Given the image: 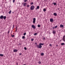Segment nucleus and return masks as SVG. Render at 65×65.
Returning <instances> with one entry per match:
<instances>
[{
  "label": "nucleus",
  "mask_w": 65,
  "mask_h": 65,
  "mask_svg": "<svg viewBox=\"0 0 65 65\" xmlns=\"http://www.w3.org/2000/svg\"><path fill=\"white\" fill-rule=\"evenodd\" d=\"M4 18V16L3 15H1L0 17V19H3Z\"/></svg>",
  "instance_id": "0eeeda50"
},
{
  "label": "nucleus",
  "mask_w": 65,
  "mask_h": 65,
  "mask_svg": "<svg viewBox=\"0 0 65 65\" xmlns=\"http://www.w3.org/2000/svg\"><path fill=\"white\" fill-rule=\"evenodd\" d=\"M31 27L33 29H36V27L34 25H31Z\"/></svg>",
  "instance_id": "39448f33"
},
{
  "label": "nucleus",
  "mask_w": 65,
  "mask_h": 65,
  "mask_svg": "<svg viewBox=\"0 0 65 65\" xmlns=\"http://www.w3.org/2000/svg\"><path fill=\"white\" fill-rule=\"evenodd\" d=\"M35 8V6L33 5L31 6L30 8V10H33Z\"/></svg>",
  "instance_id": "f03ea898"
},
{
  "label": "nucleus",
  "mask_w": 65,
  "mask_h": 65,
  "mask_svg": "<svg viewBox=\"0 0 65 65\" xmlns=\"http://www.w3.org/2000/svg\"><path fill=\"white\" fill-rule=\"evenodd\" d=\"M24 2H27V0H24Z\"/></svg>",
  "instance_id": "c756f323"
},
{
  "label": "nucleus",
  "mask_w": 65,
  "mask_h": 65,
  "mask_svg": "<svg viewBox=\"0 0 65 65\" xmlns=\"http://www.w3.org/2000/svg\"><path fill=\"white\" fill-rule=\"evenodd\" d=\"M43 39V40H45V37H43L42 38Z\"/></svg>",
  "instance_id": "5701e85b"
},
{
  "label": "nucleus",
  "mask_w": 65,
  "mask_h": 65,
  "mask_svg": "<svg viewBox=\"0 0 65 65\" xmlns=\"http://www.w3.org/2000/svg\"><path fill=\"white\" fill-rule=\"evenodd\" d=\"M41 56H43L44 55V53H42L41 54Z\"/></svg>",
  "instance_id": "6ab92c4d"
},
{
  "label": "nucleus",
  "mask_w": 65,
  "mask_h": 65,
  "mask_svg": "<svg viewBox=\"0 0 65 65\" xmlns=\"http://www.w3.org/2000/svg\"><path fill=\"white\" fill-rule=\"evenodd\" d=\"M37 35V33H35L34 34V36H35V35Z\"/></svg>",
  "instance_id": "aec40b11"
},
{
  "label": "nucleus",
  "mask_w": 65,
  "mask_h": 65,
  "mask_svg": "<svg viewBox=\"0 0 65 65\" xmlns=\"http://www.w3.org/2000/svg\"><path fill=\"white\" fill-rule=\"evenodd\" d=\"M49 45H50V46H52V44H50Z\"/></svg>",
  "instance_id": "f704fd0d"
},
{
  "label": "nucleus",
  "mask_w": 65,
  "mask_h": 65,
  "mask_svg": "<svg viewBox=\"0 0 65 65\" xmlns=\"http://www.w3.org/2000/svg\"><path fill=\"white\" fill-rule=\"evenodd\" d=\"M25 36H23L22 37V39H25Z\"/></svg>",
  "instance_id": "a211bd4d"
},
{
  "label": "nucleus",
  "mask_w": 65,
  "mask_h": 65,
  "mask_svg": "<svg viewBox=\"0 0 65 65\" xmlns=\"http://www.w3.org/2000/svg\"><path fill=\"white\" fill-rule=\"evenodd\" d=\"M52 4H54V5H56V3H53Z\"/></svg>",
  "instance_id": "412c9836"
},
{
  "label": "nucleus",
  "mask_w": 65,
  "mask_h": 65,
  "mask_svg": "<svg viewBox=\"0 0 65 65\" xmlns=\"http://www.w3.org/2000/svg\"><path fill=\"white\" fill-rule=\"evenodd\" d=\"M58 10H59V8L58 9Z\"/></svg>",
  "instance_id": "37998d69"
},
{
  "label": "nucleus",
  "mask_w": 65,
  "mask_h": 65,
  "mask_svg": "<svg viewBox=\"0 0 65 65\" xmlns=\"http://www.w3.org/2000/svg\"><path fill=\"white\" fill-rule=\"evenodd\" d=\"M9 31H8V33L9 34Z\"/></svg>",
  "instance_id": "ea45409f"
},
{
  "label": "nucleus",
  "mask_w": 65,
  "mask_h": 65,
  "mask_svg": "<svg viewBox=\"0 0 65 65\" xmlns=\"http://www.w3.org/2000/svg\"><path fill=\"white\" fill-rule=\"evenodd\" d=\"M19 55H20V56L22 55V54H21V53L19 54Z\"/></svg>",
  "instance_id": "c9c22d12"
},
{
  "label": "nucleus",
  "mask_w": 65,
  "mask_h": 65,
  "mask_svg": "<svg viewBox=\"0 0 65 65\" xmlns=\"http://www.w3.org/2000/svg\"><path fill=\"white\" fill-rule=\"evenodd\" d=\"M53 15L55 16H56L57 15V14L56 13H53Z\"/></svg>",
  "instance_id": "6e6552de"
},
{
  "label": "nucleus",
  "mask_w": 65,
  "mask_h": 65,
  "mask_svg": "<svg viewBox=\"0 0 65 65\" xmlns=\"http://www.w3.org/2000/svg\"><path fill=\"white\" fill-rule=\"evenodd\" d=\"M60 28H63V27H64V25H60Z\"/></svg>",
  "instance_id": "9d476101"
},
{
  "label": "nucleus",
  "mask_w": 65,
  "mask_h": 65,
  "mask_svg": "<svg viewBox=\"0 0 65 65\" xmlns=\"http://www.w3.org/2000/svg\"><path fill=\"white\" fill-rule=\"evenodd\" d=\"M17 28H16V31H17Z\"/></svg>",
  "instance_id": "a19ab883"
},
{
  "label": "nucleus",
  "mask_w": 65,
  "mask_h": 65,
  "mask_svg": "<svg viewBox=\"0 0 65 65\" xmlns=\"http://www.w3.org/2000/svg\"><path fill=\"white\" fill-rule=\"evenodd\" d=\"M23 35H26V33L25 32L23 34Z\"/></svg>",
  "instance_id": "a878e982"
},
{
  "label": "nucleus",
  "mask_w": 65,
  "mask_h": 65,
  "mask_svg": "<svg viewBox=\"0 0 65 65\" xmlns=\"http://www.w3.org/2000/svg\"><path fill=\"white\" fill-rule=\"evenodd\" d=\"M34 40V39H31V41H33Z\"/></svg>",
  "instance_id": "2f4dec72"
},
{
  "label": "nucleus",
  "mask_w": 65,
  "mask_h": 65,
  "mask_svg": "<svg viewBox=\"0 0 65 65\" xmlns=\"http://www.w3.org/2000/svg\"><path fill=\"white\" fill-rule=\"evenodd\" d=\"M45 0V1H47V0Z\"/></svg>",
  "instance_id": "79ce46f5"
},
{
  "label": "nucleus",
  "mask_w": 65,
  "mask_h": 65,
  "mask_svg": "<svg viewBox=\"0 0 65 65\" xmlns=\"http://www.w3.org/2000/svg\"><path fill=\"white\" fill-rule=\"evenodd\" d=\"M6 16H5L4 17L3 19H4V20H5V19H6Z\"/></svg>",
  "instance_id": "4468645a"
},
{
  "label": "nucleus",
  "mask_w": 65,
  "mask_h": 65,
  "mask_svg": "<svg viewBox=\"0 0 65 65\" xmlns=\"http://www.w3.org/2000/svg\"><path fill=\"white\" fill-rule=\"evenodd\" d=\"M33 24H35L36 22V18H34L33 19Z\"/></svg>",
  "instance_id": "7ed1b4c3"
},
{
  "label": "nucleus",
  "mask_w": 65,
  "mask_h": 65,
  "mask_svg": "<svg viewBox=\"0 0 65 65\" xmlns=\"http://www.w3.org/2000/svg\"><path fill=\"white\" fill-rule=\"evenodd\" d=\"M53 29H55V28H54V27H53Z\"/></svg>",
  "instance_id": "58836bf2"
},
{
  "label": "nucleus",
  "mask_w": 65,
  "mask_h": 65,
  "mask_svg": "<svg viewBox=\"0 0 65 65\" xmlns=\"http://www.w3.org/2000/svg\"><path fill=\"white\" fill-rule=\"evenodd\" d=\"M50 21L51 22H54V20L53 19H50Z\"/></svg>",
  "instance_id": "423d86ee"
},
{
  "label": "nucleus",
  "mask_w": 65,
  "mask_h": 65,
  "mask_svg": "<svg viewBox=\"0 0 65 65\" xmlns=\"http://www.w3.org/2000/svg\"><path fill=\"white\" fill-rule=\"evenodd\" d=\"M4 56L3 54H0V56H1L2 57H3Z\"/></svg>",
  "instance_id": "f3484780"
},
{
  "label": "nucleus",
  "mask_w": 65,
  "mask_h": 65,
  "mask_svg": "<svg viewBox=\"0 0 65 65\" xmlns=\"http://www.w3.org/2000/svg\"><path fill=\"white\" fill-rule=\"evenodd\" d=\"M57 46H58V45H57Z\"/></svg>",
  "instance_id": "de8ad7c7"
},
{
  "label": "nucleus",
  "mask_w": 65,
  "mask_h": 65,
  "mask_svg": "<svg viewBox=\"0 0 65 65\" xmlns=\"http://www.w3.org/2000/svg\"><path fill=\"white\" fill-rule=\"evenodd\" d=\"M38 27L39 28V27H40V25H38Z\"/></svg>",
  "instance_id": "c85d7f7f"
},
{
  "label": "nucleus",
  "mask_w": 65,
  "mask_h": 65,
  "mask_svg": "<svg viewBox=\"0 0 65 65\" xmlns=\"http://www.w3.org/2000/svg\"><path fill=\"white\" fill-rule=\"evenodd\" d=\"M12 36V37H14V35H11Z\"/></svg>",
  "instance_id": "393cba45"
},
{
  "label": "nucleus",
  "mask_w": 65,
  "mask_h": 65,
  "mask_svg": "<svg viewBox=\"0 0 65 65\" xmlns=\"http://www.w3.org/2000/svg\"><path fill=\"white\" fill-rule=\"evenodd\" d=\"M61 44V45H65V44L64 43H62Z\"/></svg>",
  "instance_id": "2eb2a0df"
},
{
  "label": "nucleus",
  "mask_w": 65,
  "mask_h": 65,
  "mask_svg": "<svg viewBox=\"0 0 65 65\" xmlns=\"http://www.w3.org/2000/svg\"><path fill=\"white\" fill-rule=\"evenodd\" d=\"M52 33L53 34H55L56 33V31H55V30H54L53 31Z\"/></svg>",
  "instance_id": "20e7f679"
},
{
  "label": "nucleus",
  "mask_w": 65,
  "mask_h": 65,
  "mask_svg": "<svg viewBox=\"0 0 65 65\" xmlns=\"http://www.w3.org/2000/svg\"><path fill=\"white\" fill-rule=\"evenodd\" d=\"M15 2V0H13V3H14Z\"/></svg>",
  "instance_id": "7c9ffc66"
},
{
  "label": "nucleus",
  "mask_w": 65,
  "mask_h": 65,
  "mask_svg": "<svg viewBox=\"0 0 65 65\" xmlns=\"http://www.w3.org/2000/svg\"><path fill=\"white\" fill-rule=\"evenodd\" d=\"M29 6L30 5H27V7H29Z\"/></svg>",
  "instance_id": "bb28decb"
},
{
  "label": "nucleus",
  "mask_w": 65,
  "mask_h": 65,
  "mask_svg": "<svg viewBox=\"0 0 65 65\" xmlns=\"http://www.w3.org/2000/svg\"><path fill=\"white\" fill-rule=\"evenodd\" d=\"M37 8H36V9H35V10H37Z\"/></svg>",
  "instance_id": "4c0bfd02"
},
{
  "label": "nucleus",
  "mask_w": 65,
  "mask_h": 65,
  "mask_svg": "<svg viewBox=\"0 0 65 65\" xmlns=\"http://www.w3.org/2000/svg\"><path fill=\"white\" fill-rule=\"evenodd\" d=\"M16 32H17V30H16V31H15Z\"/></svg>",
  "instance_id": "a18cd8bd"
},
{
  "label": "nucleus",
  "mask_w": 65,
  "mask_h": 65,
  "mask_svg": "<svg viewBox=\"0 0 65 65\" xmlns=\"http://www.w3.org/2000/svg\"><path fill=\"white\" fill-rule=\"evenodd\" d=\"M24 49L25 50H27V48L26 47H24Z\"/></svg>",
  "instance_id": "cd10ccee"
},
{
  "label": "nucleus",
  "mask_w": 65,
  "mask_h": 65,
  "mask_svg": "<svg viewBox=\"0 0 65 65\" xmlns=\"http://www.w3.org/2000/svg\"><path fill=\"white\" fill-rule=\"evenodd\" d=\"M23 65H26V64H24Z\"/></svg>",
  "instance_id": "c03bdc74"
},
{
  "label": "nucleus",
  "mask_w": 65,
  "mask_h": 65,
  "mask_svg": "<svg viewBox=\"0 0 65 65\" xmlns=\"http://www.w3.org/2000/svg\"><path fill=\"white\" fill-rule=\"evenodd\" d=\"M44 44V43H40L39 44V45H37V47L39 48H41L42 47V46L41 45H43Z\"/></svg>",
  "instance_id": "f257e3e1"
},
{
  "label": "nucleus",
  "mask_w": 65,
  "mask_h": 65,
  "mask_svg": "<svg viewBox=\"0 0 65 65\" xmlns=\"http://www.w3.org/2000/svg\"><path fill=\"white\" fill-rule=\"evenodd\" d=\"M34 4L33 2H31V5H33Z\"/></svg>",
  "instance_id": "4be33fe9"
},
{
  "label": "nucleus",
  "mask_w": 65,
  "mask_h": 65,
  "mask_svg": "<svg viewBox=\"0 0 65 65\" xmlns=\"http://www.w3.org/2000/svg\"><path fill=\"white\" fill-rule=\"evenodd\" d=\"M11 13V11L10 10V11L9 12V14H10Z\"/></svg>",
  "instance_id": "dca6fc26"
},
{
  "label": "nucleus",
  "mask_w": 65,
  "mask_h": 65,
  "mask_svg": "<svg viewBox=\"0 0 65 65\" xmlns=\"http://www.w3.org/2000/svg\"><path fill=\"white\" fill-rule=\"evenodd\" d=\"M43 11L44 12H45L46 11V9L44 8L43 9Z\"/></svg>",
  "instance_id": "f8f14e48"
},
{
  "label": "nucleus",
  "mask_w": 65,
  "mask_h": 65,
  "mask_svg": "<svg viewBox=\"0 0 65 65\" xmlns=\"http://www.w3.org/2000/svg\"><path fill=\"white\" fill-rule=\"evenodd\" d=\"M38 63L40 64H41V62H40V61Z\"/></svg>",
  "instance_id": "473e14b6"
},
{
  "label": "nucleus",
  "mask_w": 65,
  "mask_h": 65,
  "mask_svg": "<svg viewBox=\"0 0 65 65\" xmlns=\"http://www.w3.org/2000/svg\"><path fill=\"white\" fill-rule=\"evenodd\" d=\"M16 29H17V27H16Z\"/></svg>",
  "instance_id": "49530a36"
},
{
  "label": "nucleus",
  "mask_w": 65,
  "mask_h": 65,
  "mask_svg": "<svg viewBox=\"0 0 65 65\" xmlns=\"http://www.w3.org/2000/svg\"><path fill=\"white\" fill-rule=\"evenodd\" d=\"M37 9H39V6H37Z\"/></svg>",
  "instance_id": "ddd939ff"
},
{
  "label": "nucleus",
  "mask_w": 65,
  "mask_h": 65,
  "mask_svg": "<svg viewBox=\"0 0 65 65\" xmlns=\"http://www.w3.org/2000/svg\"><path fill=\"white\" fill-rule=\"evenodd\" d=\"M18 50L17 49H15L13 50L14 52H17Z\"/></svg>",
  "instance_id": "1a4fd4ad"
},
{
  "label": "nucleus",
  "mask_w": 65,
  "mask_h": 65,
  "mask_svg": "<svg viewBox=\"0 0 65 65\" xmlns=\"http://www.w3.org/2000/svg\"><path fill=\"white\" fill-rule=\"evenodd\" d=\"M27 4V3H25L23 4V6H26V4Z\"/></svg>",
  "instance_id": "9b49d317"
},
{
  "label": "nucleus",
  "mask_w": 65,
  "mask_h": 65,
  "mask_svg": "<svg viewBox=\"0 0 65 65\" xmlns=\"http://www.w3.org/2000/svg\"><path fill=\"white\" fill-rule=\"evenodd\" d=\"M35 44H37V43H36V42H35Z\"/></svg>",
  "instance_id": "72a5a7b5"
},
{
  "label": "nucleus",
  "mask_w": 65,
  "mask_h": 65,
  "mask_svg": "<svg viewBox=\"0 0 65 65\" xmlns=\"http://www.w3.org/2000/svg\"><path fill=\"white\" fill-rule=\"evenodd\" d=\"M57 27H58V26H55L54 28H57Z\"/></svg>",
  "instance_id": "b1692460"
},
{
  "label": "nucleus",
  "mask_w": 65,
  "mask_h": 65,
  "mask_svg": "<svg viewBox=\"0 0 65 65\" xmlns=\"http://www.w3.org/2000/svg\"><path fill=\"white\" fill-rule=\"evenodd\" d=\"M14 28V25H13V27L12 28V29H13V28Z\"/></svg>",
  "instance_id": "e433bc0d"
}]
</instances>
